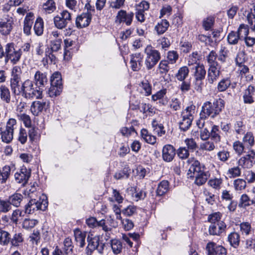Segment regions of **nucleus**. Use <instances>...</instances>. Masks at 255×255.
<instances>
[{"mask_svg":"<svg viewBox=\"0 0 255 255\" xmlns=\"http://www.w3.org/2000/svg\"><path fill=\"white\" fill-rule=\"evenodd\" d=\"M42 92V89L37 87L32 81L27 79L22 83L20 87L19 95L28 99H41Z\"/></svg>","mask_w":255,"mask_h":255,"instance_id":"f257e3e1","label":"nucleus"},{"mask_svg":"<svg viewBox=\"0 0 255 255\" xmlns=\"http://www.w3.org/2000/svg\"><path fill=\"white\" fill-rule=\"evenodd\" d=\"M224 101L219 98L215 100L213 103L210 101L204 103L202 106L201 111L206 116L214 118L222 112L224 108Z\"/></svg>","mask_w":255,"mask_h":255,"instance_id":"f03ea898","label":"nucleus"},{"mask_svg":"<svg viewBox=\"0 0 255 255\" xmlns=\"http://www.w3.org/2000/svg\"><path fill=\"white\" fill-rule=\"evenodd\" d=\"M48 206V201L45 195L42 194L39 200L35 199H31L24 207V213L32 214L36 211H45Z\"/></svg>","mask_w":255,"mask_h":255,"instance_id":"7ed1b4c3","label":"nucleus"},{"mask_svg":"<svg viewBox=\"0 0 255 255\" xmlns=\"http://www.w3.org/2000/svg\"><path fill=\"white\" fill-rule=\"evenodd\" d=\"M195 106L191 105L182 111L181 114V119L179 123V128L181 130L186 131L190 127L194 119Z\"/></svg>","mask_w":255,"mask_h":255,"instance_id":"20e7f679","label":"nucleus"},{"mask_svg":"<svg viewBox=\"0 0 255 255\" xmlns=\"http://www.w3.org/2000/svg\"><path fill=\"white\" fill-rule=\"evenodd\" d=\"M146 54L145 65L147 70L152 69L161 58L160 52L150 45H147L144 49Z\"/></svg>","mask_w":255,"mask_h":255,"instance_id":"39448f33","label":"nucleus"},{"mask_svg":"<svg viewBox=\"0 0 255 255\" xmlns=\"http://www.w3.org/2000/svg\"><path fill=\"white\" fill-rule=\"evenodd\" d=\"M51 86L48 90V95L50 97H55L59 95L62 90V79L59 72L53 74L51 77Z\"/></svg>","mask_w":255,"mask_h":255,"instance_id":"423d86ee","label":"nucleus"},{"mask_svg":"<svg viewBox=\"0 0 255 255\" xmlns=\"http://www.w3.org/2000/svg\"><path fill=\"white\" fill-rule=\"evenodd\" d=\"M87 241L88 244L86 249L87 255H91L95 250H97L100 254L103 253L105 245L102 243H100L99 236L91 237L89 235L87 238Z\"/></svg>","mask_w":255,"mask_h":255,"instance_id":"0eeeda50","label":"nucleus"},{"mask_svg":"<svg viewBox=\"0 0 255 255\" xmlns=\"http://www.w3.org/2000/svg\"><path fill=\"white\" fill-rule=\"evenodd\" d=\"M4 50L5 61L10 60L13 64H16L19 61L21 56V51L18 48H15L13 43H7Z\"/></svg>","mask_w":255,"mask_h":255,"instance_id":"6e6552de","label":"nucleus"},{"mask_svg":"<svg viewBox=\"0 0 255 255\" xmlns=\"http://www.w3.org/2000/svg\"><path fill=\"white\" fill-rule=\"evenodd\" d=\"M72 21V14L67 10H63L53 19L55 26L59 29L65 28Z\"/></svg>","mask_w":255,"mask_h":255,"instance_id":"1a4fd4ad","label":"nucleus"},{"mask_svg":"<svg viewBox=\"0 0 255 255\" xmlns=\"http://www.w3.org/2000/svg\"><path fill=\"white\" fill-rule=\"evenodd\" d=\"M239 166L245 168H251L255 163V151L250 150L247 154L241 157L238 161Z\"/></svg>","mask_w":255,"mask_h":255,"instance_id":"9d476101","label":"nucleus"},{"mask_svg":"<svg viewBox=\"0 0 255 255\" xmlns=\"http://www.w3.org/2000/svg\"><path fill=\"white\" fill-rule=\"evenodd\" d=\"M50 102L47 100L35 101L32 102L30 111L34 116H37L43 111H46L49 107Z\"/></svg>","mask_w":255,"mask_h":255,"instance_id":"9b49d317","label":"nucleus"},{"mask_svg":"<svg viewBox=\"0 0 255 255\" xmlns=\"http://www.w3.org/2000/svg\"><path fill=\"white\" fill-rule=\"evenodd\" d=\"M133 16L132 12L127 13L125 10H120L117 13L115 22L118 24L124 23L127 26H129L132 23Z\"/></svg>","mask_w":255,"mask_h":255,"instance_id":"f8f14e48","label":"nucleus"},{"mask_svg":"<svg viewBox=\"0 0 255 255\" xmlns=\"http://www.w3.org/2000/svg\"><path fill=\"white\" fill-rule=\"evenodd\" d=\"M206 249L208 255H226V249L222 246L217 245L214 242H209L207 244Z\"/></svg>","mask_w":255,"mask_h":255,"instance_id":"ddd939ff","label":"nucleus"},{"mask_svg":"<svg viewBox=\"0 0 255 255\" xmlns=\"http://www.w3.org/2000/svg\"><path fill=\"white\" fill-rule=\"evenodd\" d=\"M226 225L223 222H219L218 223H214L211 224L209 227V234L212 236H220L224 232L226 229Z\"/></svg>","mask_w":255,"mask_h":255,"instance_id":"4468645a","label":"nucleus"},{"mask_svg":"<svg viewBox=\"0 0 255 255\" xmlns=\"http://www.w3.org/2000/svg\"><path fill=\"white\" fill-rule=\"evenodd\" d=\"M30 174L29 170L27 169L26 167H23L19 171L15 173V180L17 183H21L22 185H24L27 183Z\"/></svg>","mask_w":255,"mask_h":255,"instance_id":"2eb2a0df","label":"nucleus"},{"mask_svg":"<svg viewBox=\"0 0 255 255\" xmlns=\"http://www.w3.org/2000/svg\"><path fill=\"white\" fill-rule=\"evenodd\" d=\"M92 15L89 12L83 13L78 16L76 19V26L82 28L88 26L91 22Z\"/></svg>","mask_w":255,"mask_h":255,"instance_id":"dca6fc26","label":"nucleus"},{"mask_svg":"<svg viewBox=\"0 0 255 255\" xmlns=\"http://www.w3.org/2000/svg\"><path fill=\"white\" fill-rule=\"evenodd\" d=\"M162 152L163 160L166 162H170L175 155V149L172 145L167 144L163 146Z\"/></svg>","mask_w":255,"mask_h":255,"instance_id":"f3484780","label":"nucleus"},{"mask_svg":"<svg viewBox=\"0 0 255 255\" xmlns=\"http://www.w3.org/2000/svg\"><path fill=\"white\" fill-rule=\"evenodd\" d=\"M255 88L250 85L244 91L243 99L244 103L247 104H252L255 102Z\"/></svg>","mask_w":255,"mask_h":255,"instance_id":"a211bd4d","label":"nucleus"},{"mask_svg":"<svg viewBox=\"0 0 255 255\" xmlns=\"http://www.w3.org/2000/svg\"><path fill=\"white\" fill-rule=\"evenodd\" d=\"M220 69V67L209 68L206 79L209 84H213L217 81L221 74Z\"/></svg>","mask_w":255,"mask_h":255,"instance_id":"6ab92c4d","label":"nucleus"},{"mask_svg":"<svg viewBox=\"0 0 255 255\" xmlns=\"http://www.w3.org/2000/svg\"><path fill=\"white\" fill-rule=\"evenodd\" d=\"M142 60L143 56L140 53H136L131 55L130 63L133 71H137L141 68Z\"/></svg>","mask_w":255,"mask_h":255,"instance_id":"aec40b11","label":"nucleus"},{"mask_svg":"<svg viewBox=\"0 0 255 255\" xmlns=\"http://www.w3.org/2000/svg\"><path fill=\"white\" fill-rule=\"evenodd\" d=\"M34 80L35 82V84L38 88L44 87L48 82L46 74L39 71H37L35 73L34 75Z\"/></svg>","mask_w":255,"mask_h":255,"instance_id":"412c9836","label":"nucleus"},{"mask_svg":"<svg viewBox=\"0 0 255 255\" xmlns=\"http://www.w3.org/2000/svg\"><path fill=\"white\" fill-rule=\"evenodd\" d=\"M206 170L205 166L197 160H194L192 163L188 172L193 173V176L202 172Z\"/></svg>","mask_w":255,"mask_h":255,"instance_id":"4be33fe9","label":"nucleus"},{"mask_svg":"<svg viewBox=\"0 0 255 255\" xmlns=\"http://www.w3.org/2000/svg\"><path fill=\"white\" fill-rule=\"evenodd\" d=\"M33 14L28 13L26 15L23 22V31L27 35L30 34L31 29L33 24Z\"/></svg>","mask_w":255,"mask_h":255,"instance_id":"5701e85b","label":"nucleus"},{"mask_svg":"<svg viewBox=\"0 0 255 255\" xmlns=\"http://www.w3.org/2000/svg\"><path fill=\"white\" fill-rule=\"evenodd\" d=\"M12 29V21L10 19L0 21V33L2 35L8 34Z\"/></svg>","mask_w":255,"mask_h":255,"instance_id":"b1692460","label":"nucleus"},{"mask_svg":"<svg viewBox=\"0 0 255 255\" xmlns=\"http://www.w3.org/2000/svg\"><path fill=\"white\" fill-rule=\"evenodd\" d=\"M209 176L210 174L209 171L206 170L205 171H202V172L199 173L193 177H195V178L194 181L195 184L198 186H201L206 183Z\"/></svg>","mask_w":255,"mask_h":255,"instance_id":"393cba45","label":"nucleus"},{"mask_svg":"<svg viewBox=\"0 0 255 255\" xmlns=\"http://www.w3.org/2000/svg\"><path fill=\"white\" fill-rule=\"evenodd\" d=\"M151 126L154 133L158 136H162L165 134V130L163 125L160 123L157 120L154 119L152 121Z\"/></svg>","mask_w":255,"mask_h":255,"instance_id":"a878e982","label":"nucleus"},{"mask_svg":"<svg viewBox=\"0 0 255 255\" xmlns=\"http://www.w3.org/2000/svg\"><path fill=\"white\" fill-rule=\"evenodd\" d=\"M74 236L77 244L81 248H83L85 245L86 233L76 229L74 230Z\"/></svg>","mask_w":255,"mask_h":255,"instance_id":"bb28decb","label":"nucleus"},{"mask_svg":"<svg viewBox=\"0 0 255 255\" xmlns=\"http://www.w3.org/2000/svg\"><path fill=\"white\" fill-rule=\"evenodd\" d=\"M169 25V22L167 20L162 19L155 25L154 30L158 35L162 34L167 30Z\"/></svg>","mask_w":255,"mask_h":255,"instance_id":"cd10ccee","label":"nucleus"},{"mask_svg":"<svg viewBox=\"0 0 255 255\" xmlns=\"http://www.w3.org/2000/svg\"><path fill=\"white\" fill-rule=\"evenodd\" d=\"M189 73V68L186 66H182L178 69L175 74V77L177 80L183 81L188 76Z\"/></svg>","mask_w":255,"mask_h":255,"instance_id":"c85d7f7f","label":"nucleus"},{"mask_svg":"<svg viewBox=\"0 0 255 255\" xmlns=\"http://www.w3.org/2000/svg\"><path fill=\"white\" fill-rule=\"evenodd\" d=\"M23 199V196L18 193H15L13 195L10 196L8 199L11 205H13L16 207L20 206V203Z\"/></svg>","mask_w":255,"mask_h":255,"instance_id":"c756f323","label":"nucleus"},{"mask_svg":"<svg viewBox=\"0 0 255 255\" xmlns=\"http://www.w3.org/2000/svg\"><path fill=\"white\" fill-rule=\"evenodd\" d=\"M141 136L147 143L154 144L156 142V137L150 134L146 129L143 128L141 130Z\"/></svg>","mask_w":255,"mask_h":255,"instance_id":"7c9ffc66","label":"nucleus"},{"mask_svg":"<svg viewBox=\"0 0 255 255\" xmlns=\"http://www.w3.org/2000/svg\"><path fill=\"white\" fill-rule=\"evenodd\" d=\"M217 58H218V55L215 51L212 50L210 52L209 54L207 56V60L209 67H220L218 63L216 61Z\"/></svg>","mask_w":255,"mask_h":255,"instance_id":"2f4dec72","label":"nucleus"},{"mask_svg":"<svg viewBox=\"0 0 255 255\" xmlns=\"http://www.w3.org/2000/svg\"><path fill=\"white\" fill-rule=\"evenodd\" d=\"M169 183L167 180H163L161 181L158 185L156 189V195L159 196L165 194L168 190Z\"/></svg>","mask_w":255,"mask_h":255,"instance_id":"473e14b6","label":"nucleus"},{"mask_svg":"<svg viewBox=\"0 0 255 255\" xmlns=\"http://www.w3.org/2000/svg\"><path fill=\"white\" fill-rule=\"evenodd\" d=\"M11 169L9 166L5 165L0 169V182L5 183L10 175Z\"/></svg>","mask_w":255,"mask_h":255,"instance_id":"72a5a7b5","label":"nucleus"},{"mask_svg":"<svg viewBox=\"0 0 255 255\" xmlns=\"http://www.w3.org/2000/svg\"><path fill=\"white\" fill-rule=\"evenodd\" d=\"M228 241L233 247L237 248L240 244V237L238 233L233 232L228 235Z\"/></svg>","mask_w":255,"mask_h":255,"instance_id":"f704fd0d","label":"nucleus"},{"mask_svg":"<svg viewBox=\"0 0 255 255\" xmlns=\"http://www.w3.org/2000/svg\"><path fill=\"white\" fill-rule=\"evenodd\" d=\"M194 77L195 78L204 79L206 73L204 66L203 64H196L194 67Z\"/></svg>","mask_w":255,"mask_h":255,"instance_id":"c9c22d12","label":"nucleus"},{"mask_svg":"<svg viewBox=\"0 0 255 255\" xmlns=\"http://www.w3.org/2000/svg\"><path fill=\"white\" fill-rule=\"evenodd\" d=\"M169 64L166 60H162L158 65L157 72L160 75H166L170 70Z\"/></svg>","mask_w":255,"mask_h":255,"instance_id":"e433bc0d","label":"nucleus"},{"mask_svg":"<svg viewBox=\"0 0 255 255\" xmlns=\"http://www.w3.org/2000/svg\"><path fill=\"white\" fill-rule=\"evenodd\" d=\"M223 183V180L221 178H213L208 181V185L212 188L220 190Z\"/></svg>","mask_w":255,"mask_h":255,"instance_id":"4c0bfd02","label":"nucleus"},{"mask_svg":"<svg viewBox=\"0 0 255 255\" xmlns=\"http://www.w3.org/2000/svg\"><path fill=\"white\" fill-rule=\"evenodd\" d=\"M0 96L1 99L6 103L10 101V94L7 87L1 85L0 87Z\"/></svg>","mask_w":255,"mask_h":255,"instance_id":"58836bf2","label":"nucleus"},{"mask_svg":"<svg viewBox=\"0 0 255 255\" xmlns=\"http://www.w3.org/2000/svg\"><path fill=\"white\" fill-rule=\"evenodd\" d=\"M38 223V221L36 219L25 218L22 223V227L26 230H30L33 228Z\"/></svg>","mask_w":255,"mask_h":255,"instance_id":"ea45409f","label":"nucleus"},{"mask_svg":"<svg viewBox=\"0 0 255 255\" xmlns=\"http://www.w3.org/2000/svg\"><path fill=\"white\" fill-rule=\"evenodd\" d=\"M13 132L5 128L3 130H1V133H0V135H1L2 141L6 143H10L13 138Z\"/></svg>","mask_w":255,"mask_h":255,"instance_id":"a19ab883","label":"nucleus"},{"mask_svg":"<svg viewBox=\"0 0 255 255\" xmlns=\"http://www.w3.org/2000/svg\"><path fill=\"white\" fill-rule=\"evenodd\" d=\"M231 84V81L228 78H223L218 84L217 90L220 92L225 91Z\"/></svg>","mask_w":255,"mask_h":255,"instance_id":"79ce46f5","label":"nucleus"},{"mask_svg":"<svg viewBox=\"0 0 255 255\" xmlns=\"http://www.w3.org/2000/svg\"><path fill=\"white\" fill-rule=\"evenodd\" d=\"M111 246L114 254L118 255L122 252L123 244L120 240L117 239L112 240L111 241Z\"/></svg>","mask_w":255,"mask_h":255,"instance_id":"37998d69","label":"nucleus"},{"mask_svg":"<svg viewBox=\"0 0 255 255\" xmlns=\"http://www.w3.org/2000/svg\"><path fill=\"white\" fill-rule=\"evenodd\" d=\"M229 51L227 47L225 46L221 45L220 49L218 52V59L222 63H224L226 61V59L228 57Z\"/></svg>","mask_w":255,"mask_h":255,"instance_id":"c03bdc74","label":"nucleus"},{"mask_svg":"<svg viewBox=\"0 0 255 255\" xmlns=\"http://www.w3.org/2000/svg\"><path fill=\"white\" fill-rule=\"evenodd\" d=\"M35 33L40 36L43 32V21L42 18L38 17L35 22L33 27Z\"/></svg>","mask_w":255,"mask_h":255,"instance_id":"a18cd8bd","label":"nucleus"},{"mask_svg":"<svg viewBox=\"0 0 255 255\" xmlns=\"http://www.w3.org/2000/svg\"><path fill=\"white\" fill-rule=\"evenodd\" d=\"M247 180L245 179L238 178L235 179L233 182V186L235 190L237 191H242L247 186Z\"/></svg>","mask_w":255,"mask_h":255,"instance_id":"49530a36","label":"nucleus"},{"mask_svg":"<svg viewBox=\"0 0 255 255\" xmlns=\"http://www.w3.org/2000/svg\"><path fill=\"white\" fill-rule=\"evenodd\" d=\"M130 170L128 167L124 168L122 170L115 173L114 177L117 180L128 179L130 175Z\"/></svg>","mask_w":255,"mask_h":255,"instance_id":"de8ad7c7","label":"nucleus"},{"mask_svg":"<svg viewBox=\"0 0 255 255\" xmlns=\"http://www.w3.org/2000/svg\"><path fill=\"white\" fill-rule=\"evenodd\" d=\"M252 203V198L246 194H243L241 195L239 200V206L241 208H246L247 207L253 205Z\"/></svg>","mask_w":255,"mask_h":255,"instance_id":"09e8293b","label":"nucleus"},{"mask_svg":"<svg viewBox=\"0 0 255 255\" xmlns=\"http://www.w3.org/2000/svg\"><path fill=\"white\" fill-rule=\"evenodd\" d=\"M56 8L55 3L53 0H48L43 5V10L45 13H51Z\"/></svg>","mask_w":255,"mask_h":255,"instance_id":"8fccbe9b","label":"nucleus"},{"mask_svg":"<svg viewBox=\"0 0 255 255\" xmlns=\"http://www.w3.org/2000/svg\"><path fill=\"white\" fill-rule=\"evenodd\" d=\"M10 235L8 232L0 228V245L6 246L10 242Z\"/></svg>","mask_w":255,"mask_h":255,"instance_id":"3c124183","label":"nucleus"},{"mask_svg":"<svg viewBox=\"0 0 255 255\" xmlns=\"http://www.w3.org/2000/svg\"><path fill=\"white\" fill-rule=\"evenodd\" d=\"M140 86L142 88V93H143L145 96H148L151 94L152 87L148 80L146 79L143 80L141 82Z\"/></svg>","mask_w":255,"mask_h":255,"instance_id":"603ef678","label":"nucleus"},{"mask_svg":"<svg viewBox=\"0 0 255 255\" xmlns=\"http://www.w3.org/2000/svg\"><path fill=\"white\" fill-rule=\"evenodd\" d=\"M203 193L206 201L210 205H213L215 202V196L212 192L209 189L204 188Z\"/></svg>","mask_w":255,"mask_h":255,"instance_id":"864d4df0","label":"nucleus"},{"mask_svg":"<svg viewBox=\"0 0 255 255\" xmlns=\"http://www.w3.org/2000/svg\"><path fill=\"white\" fill-rule=\"evenodd\" d=\"M73 246H72V242L71 239L67 238L64 241V255H72Z\"/></svg>","mask_w":255,"mask_h":255,"instance_id":"5fc2aeb1","label":"nucleus"},{"mask_svg":"<svg viewBox=\"0 0 255 255\" xmlns=\"http://www.w3.org/2000/svg\"><path fill=\"white\" fill-rule=\"evenodd\" d=\"M100 226L102 228L103 230L105 232V239L106 240H109L111 238V236L113 234L112 232V228L108 227L106 225V220L102 219L101 220L100 223Z\"/></svg>","mask_w":255,"mask_h":255,"instance_id":"6e6d98bb","label":"nucleus"},{"mask_svg":"<svg viewBox=\"0 0 255 255\" xmlns=\"http://www.w3.org/2000/svg\"><path fill=\"white\" fill-rule=\"evenodd\" d=\"M166 61L170 64H175L179 58V55L177 51L174 50L169 51L167 53Z\"/></svg>","mask_w":255,"mask_h":255,"instance_id":"4d7b16f0","label":"nucleus"},{"mask_svg":"<svg viewBox=\"0 0 255 255\" xmlns=\"http://www.w3.org/2000/svg\"><path fill=\"white\" fill-rule=\"evenodd\" d=\"M11 209V205L8 200L0 199V213H6Z\"/></svg>","mask_w":255,"mask_h":255,"instance_id":"13d9d810","label":"nucleus"},{"mask_svg":"<svg viewBox=\"0 0 255 255\" xmlns=\"http://www.w3.org/2000/svg\"><path fill=\"white\" fill-rule=\"evenodd\" d=\"M62 40L61 38H57L52 40L50 42L51 52H57L61 49Z\"/></svg>","mask_w":255,"mask_h":255,"instance_id":"bf43d9fd","label":"nucleus"},{"mask_svg":"<svg viewBox=\"0 0 255 255\" xmlns=\"http://www.w3.org/2000/svg\"><path fill=\"white\" fill-rule=\"evenodd\" d=\"M220 131L218 126L214 125L210 132V136L212 139L216 142H219L221 140V136L220 135Z\"/></svg>","mask_w":255,"mask_h":255,"instance_id":"052dcab7","label":"nucleus"},{"mask_svg":"<svg viewBox=\"0 0 255 255\" xmlns=\"http://www.w3.org/2000/svg\"><path fill=\"white\" fill-rule=\"evenodd\" d=\"M241 38L237 33L235 31L230 32L228 35V41L230 44L235 45L238 43L239 40Z\"/></svg>","mask_w":255,"mask_h":255,"instance_id":"680f3d73","label":"nucleus"},{"mask_svg":"<svg viewBox=\"0 0 255 255\" xmlns=\"http://www.w3.org/2000/svg\"><path fill=\"white\" fill-rule=\"evenodd\" d=\"M227 175L230 178L239 177L241 175V169L239 166L230 168L227 171Z\"/></svg>","mask_w":255,"mask_h":255,"instance_id":"e2e57ef3","label":"nucleus"},{"mask_svg":"<svg viewBox=\"0 0 255 255\" xmlns=\"http://www.w3.org/2000/svg\"><path fill=\"white\" fill-rule=\"evenodd\" d=\"M12 246L14 247L19 246L23 242V238L21 233H16L14 235L10 240Z\"/></svg>","mask_w":255,"mask_h":255,"instance_id":"0e129e2a","label":"nucleus"},{"mask_svg":"<svg viewBox=\"0 0 255 255\" xmlns=\"http://www.w3.org/2000/svg\"><path fill=\"white\" fill-rule=\"evenodd\" d=\"M23 216L24 215L23 214L22 211L19 209H17L13 211L10 217V220L13 223L17 224L19 220V218L21 217H23Z\"/></svg>","mask_w":255,"mask_h":255,"instance_id":"69168bd1","label":"nucleus"},{"mask_svg":"<svg viewBox=\"0 0 255 255\" xmlns=\"http://www.w3.org/2000/svg\"><path fill=\"white\" fill-rule=\"evenodd\" d=\"M237 33L241 38L247 37L249 32V26L245 24H241L238 29Z\"/></svg>","mask_w":255,"mask_h":255,"instance_id":"338daca9","label":"nucleus"},{"mask_svg":"<svg viewBox=\"0 0 255 255\" xmlns=\"http://www.w3.org/2000/svg\"><path fill=\"white\" fill-rule=\"evenodd\" d=\"M17 140L22 144H24L27 140V131L22 127L19 129L17 136Z\"/></svg>","mask_w":255,"mask_h":255,"instance_id":"774afa93","label":"nucleus"}]
</instances>
